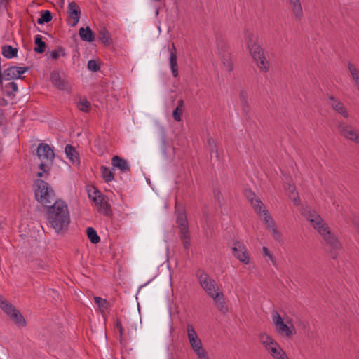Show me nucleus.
<instances>
[{
    "label": "nucleus",
    "mask_w": 359,
    "mask_h": 359,
    "mask_svg": "<svg viewBox=\"0 0 359 359\" xmlns=\"http://www.w3.org/2000/svg\"><path fill=\"white\" fill-rule=\"evenodd\" d=\"M47 219L57 233H63L70 222L67 205L62 201H56L48 206Z\"/></svg>",
    "instance_id": "nucleus-1"
},
{
    "label": "nucleus",
    "mask_w": 359,
    "mask_h": 359,
    "mask_svg": "<svg viewBox=\"0 0 359 359\" xmlns=\"http://www.w3.org/2000/svg\"><path fill=\"white\" fill-rule=\"evenodd\" d=\"M33 187L36 200L46 207L51 205L55 200V194L52 187L43 180L37 179L34 182Z\"/></svg>",
    "instance_id": "nucleus-2"
},
{
    "label": "nucleus",
    "mask_w": 359,
    "mask_h": 359,
    "mask_svg": "<svg viewBox=\"0 0 359 359\" xmlns=\"http://www.w3.org/2000/svg\"><path fill=\"white\" fill-rule=\"evenodd\" d=\"M318 232L323 236L326 243L332 248V250L330 252L332 258L336 259L337 257L336 250L340 249L341 247L337 237L330 231L327 224L324 226H321L320 229L318 230Z\"/></svg>",
    "instance_id": "nucleus-3"
},
{
    "label": "nucleus",
    "mask_w": 359,
    "mask_h": 359,
    "mask_svg": "<svg viewBox=\"0 0 359 359\" xmlns=\"http://www.w3.org/2000/svg\"><path fill=\"white\" fill-rule=\"evenodd\" d=\"M337 128L341 136L356 144H359V133L351 125L344 121H339Z\"/></svg>",
    "instance_id": "nucleus-4"
},
{
    "label": "nucleus",
    "mask_w": 359,
    "mask_h": 359,
    "mask_svg": "<svg viewBox=\"0 0 359 359\" xmlns=\"http://www.w3.org/2000/svg\"><path fill=\"white\" fill-rule=\"evenodd\" d=\"M197 276L200 285L210 297H213L217 292H219V289H216L215 281L204 271H198Z\"/></svg>",
    "instance_id": "nucleus-5"
},
{
    "label": "nucleus",
    "mask_w": 359,
    "mask_h": 359,
    "mask_svg": "<svg viewBox=\"0 0 359 359\" xmlns=\"http://www.w3.org/2000/svg\"><path fill=\"white\" fill-rule=\"evenodd\" d=\"M3 311L18 327H25L27 326L25 317L11 303L4 306Z\"/></svg>",
    "instance_id": "nucleus-6"
},
{
    "label": "nucleus",
    "mask_w": 359,
    "mask_h": 359,
    "mask_svg": "<svg viewBox=\"0 0 359 359\" xmlns=\"http://www.w3.org/2000/svg\"><path fill=\"white\" fill-rule=\"evenodd\" d=\"M37 157L41 161H46L53 163L55 158V153L52 148L46 143H40L38 145L36 153Z\"/></svg>",
    "instance_id": "nucleus-7"
},
{
    "label": "nucleus",
    "mask_w": 359,
    "mask_h": 359,
    "mask_svg": "<svg viewBox=\"0 0 359 359\" xmlns=\"http://www.w3.org/2000/svg\"><path fill=\"white\" fill-rule=\"evenodd\" d=\"M233 255L242 263L248 264L250 257L245 246L239 241H235L232 248Z\"/></svg>",
    "instance_id": "nucleus-8"
},
{
    "label": "nucleus",
    "mask_w": 359,
    "mask_h": 359,
    "mask_svg": "<svg viewBox=\"0 0 359 359\" xmlns=\"http://www.w3.org/2000/svg\"><path fill=\"white\" fill-rule=\"evenodd\" d=\"M327 103L330 107L334 109L337 114H340L344 118H348L349 116V114L344 107L343 102L334 97V95H328L327 96Z\"/></svg>",
    "instance_id": "nucleus-9"
},
{
    "label": "nucleus",
    "mask_w": 359,
    "mask_h": 359,
    "mask_svg": "<svg viewBox=\"0 0 359 359\" xmlns=\"http://www.w3.org/2000/svg\"><path fill=\"white\" fill-rule=\"evenodd\" d=\"M29 68L28 67H20L16 66H11L2 72L5 76V80H13L23 79L22 74L27 72Z\"/></svg>",
    "instance_id": "nucleus-10"
},
{
    "label": "nucleus",
    "mask_w": 359,
    "mask_h": 359,
    "mask_svg": "<svg viewBox=\"0 0 359 359\" xmlns=\"http://www.w3.org/2000/svg\"><path fill=\"white\" fill-rule=\"evenodd\" d=\"M93 189L94 190L93 194L95 196H93L90 190H88L89 197L92 198V200L97 205H99L102 209L104 210L106 215H109V212L110 211L109 204L104 200V196L101 194L99 190H97L95 187H93Z\"/></svg>",
    "instance_id": "nucleus-11"
},
{
    "label": "nucleus",
    "mask_w": 359,
    "mask_h": 359,
    "mask_svg": "<svg viewBox=\"0 0 359 359\" xmlns=\"http://www.w3.org/2000/svg\"><path fill=\"white\" fill-rule=\"evenodd\" d=\"M50 79L53 84L59 90H67L69 88V83L61 78L59 72L53 71L50 74Z\"/></svg>",
    "instance_id": "nucleus-12"
},
{
    "label": "nucleus",
    "mask_w": 359,
    "mask_h": 359,
    "mask_svg": "<svg viewBox=\"0 0 359 359\" xmlns=\"http://www.w3.org/2000/svg\"><path fill=\"white\" fill-rule=\"evenodd\" d=\"M68 13L69 18L72 20V22L70 25L74 27L79 22L81 9L75 2L72 1L68 4Z\"/></svg>",
    "instance_id": "nucleus-13"
},
{
    "label": "nucleus",
    "mask_w": 359,
    "mask_h": 359,
    "mask_svg": "<svg viewBox=\"0 0 359 359\" xmlns=\"http://www.w3.org/2000/svg\"><path fill=\"white\" fill-rule=\"evenodd\" d=\"M177 49L174 43L172 44V48H170V65L172 72V74L174 77L178 76V65L177 58Z\"/></svg>",
    "instance_id": "nucleus-14"
},
{
    "label": "nucleus",
    "mask_w": 359,
    "mask_h": 359,
    "mask_svg": "<svg viewBox=\"0 0 359 359\" xmlns=\"http://www.w3.org/2000/svg\"><path fill=\"white\" fill-rule=\"evenodd\" d=\"M187 330L188 339L192 349L202 344L192 325L188 324Z\"/></svg>",
    "instance_id": "nucleus-15"
},
{
    "label": "nucleus",
    "mask_w": 359,
    "mask_h": 359,
    "mask_svg": "<svg viewBox=\"0 0 359 359\" xmlns=\"http://www.w3.org/2000/svg\"><path fill=\"white\" fill-rule=\"evenodd\" d=\"M111 165L114 168L119 169L122 172H128L130 171L126 160L118 156H114L112 157Z\"/></svg>",
    "instance_id": "nucleus-16"
},
{
    "label": "nucleus",
    "mask_w": 359,
    "mask_h": 359,
    "mask_svg": "<svg viewBox=\"0 0 359 359\" xmlns=\"http://www.w3.org/2000/svg\"><path fill=\"white\" fill-rule=\"evenodd\" d=\"M307 219L309 220L317 231L320 229L321 226H324L326 224L323 220V219L316 214L315 211H309L306 214Z\"/></svg>",
    "instance_id": "nucleus-17"
},
{
    "label": "nucleus",
    "mask_w": 359,
    "mask_h": 359,
    "mask_svg": "<svg viewBox=\"0 0 359 359\" xmlns=\"http://www.w3.org/2000/svg\"><path fill=\"white\" fill-rule=\"evenodd\" d=\"M266 350L274 359H285V357H287L281 346L277 342L267 348Z\"/></svg>",
    "instance_id": "nucleus-18"
},
{
    "label": "nucleus",
    "mask_w": 359,
    "mask_h": 359,
    "mask_svg": "<svg viewBox=\"0 0 359 359\" xmlns=\"http://www.w3.org/2000/svg\"><path fill=\"white\" fill-rule=\"evenodd\" d=\"M212 297L213 298L217 309L222 313H226L228 311V307L224 301L223 293L222 292H217L216 294Z\"/></svg>",
    "instance_id": "nucleus-19"
},
{
    "label": "nucleus",
    "mask_w": 359,
    "mask_h": 359,
    "mask_svg": "<svg viewBox=\"0 0 359 359\" xmlns=\"http://www.w3.org/2000/svg\"><path fill=\"white\" fill-rule=\"evenodd\" d=\"M276 331L281 335H285L287 337H290L292 335L296 334V330L294 326L292 324L288 326L284 322L276 327Z\"/></svg>",
    "instance_id": "nucleus-20"
},
{
    "label": "nucleus",
    "mask_w": 359,
    "mask_h": 359,
    "mask_svg": "<svg viewBox=\"0 0 359 359\" xmlns=\"http://www.w3.org/2000/svg\"><path fill=\"white\" fill-rule=\"evenodd\" d=\"M239 100L241 104L243 114L247 117L250 113V106L248 101L247 92L245 90H242L240 91Z\"/></svg>",
    "instance_id": "nucleus-21"
},
{
    "label": "nucleus",
    "mask_w": 359,
    "mask_h": 359,
    "mask_svg": "<svg viewBox=\"0 0 359 359\" xmlns=\"http://www.w3.org/2000/svg\"><path fill=\"white\" fill-rule=\"evenodd\" d=\"M81 39L86 42H93L95 40V34L89 27H81L79 30Z\"/></svg>",
    "instance_id": "nucleus-22"
},
{
    "label": "nucleus",
    "mask_w": 359,
    "mask_h": 359,
    "mask_svg": "<svg viewBox=\"0 0 359 359\" xmlns=\"http://www.w3.org/2000/svg\"><path fill=\"white\" fill-rule=\"evenodd\" d=\"M291 10L297 20H301L303 17V11L299 0H289Z\"/></svg>",
    "instance_id": "nucleus-23"
},
{
    "label": "nucleus",
    "mask_w": 359,
    "mask_h": 359,
    "mask_svg": "<svg viewBox=\"0 0 359 359\" xmlns=\"http://www.w3.org/2000/svg\"><path fill=\"white\" fill-rule=\"evenodd\" d=\"M65 151L67 156L71 160L73 164L79 163V154L73 146L71 144H67L65 148Z\"/></svg>",
    "instance_id": "nucleus-24"
},
{
    "label": "nucleus",
    "mask_w": 359,
    "mask_h": 359,
    "mask_svg": "<svg viewBox=\"0 0 359 359\" xmlns=\"http://www.w3.org/2000/svg\"><path fill=\"white\" fill-rule=\"evenodd\" d=\"M184 108V102L182 99H180L177 101V104L176 108L172 111V117L176 121H181L182 115Z\"/></svg>",
    "instance_id": "nucleus-25"
},
{
    "label": "nucleus",
    "mask_w": 359,
    "mask_h": 359,
    "mask_svg": "<svg viewBox=\"0 0 359 359\" xmlns=\"http://www.w3.org/2000/svg\"><path fill=\"white\" fill-rule=\"evenodd\" d=\"M2 55L8 58L11 59L17 57L18 48L12 47L11 45H4L1 47Z\"/></svg>",
    "instance_id": "nucleus-26"
},
{
    "label": "nucleus",
    "mask_w": 359,
    "mask_h": 359,
    "mask_svg": "<svg viewBox=\"0 0 359 359\" xmlns=\"http://www.w3.org/2000/svg\"><path fill=\"white\" fill-rule=\"evenodd\" d=\"M220 58L226 70L231 72L233 69V64L231 60V53H226L224 55H222Z\"/></svg>",
    "instance_id": "nucleus-27"
},
{
    "label": "nucleus",
    "mask_w": 359,
    "mask_h": 359,
    "mask_svg": "<svg viewBox=\"0 0 359 359\" xmlns=\"http://www.w3.org/2000/svg\"><path fill=\"white\" fill-rule=\"evenodd\" d=\"M347 67L351 73L352 79L359 91V70L351 62H348Z\"/></svg>",
    "instance_id": "nucleus-28"
},
{
    "label": "nucleus",
    "mask_w": 359,
    "mask_h": 359,
    "mask_svg": "<svg viewBox=\"0 0 359 359\" xmlns=\"http://www.w3.org/2000/svg\"><path fill=\"white\" fill-rule=\"evenodd\" d=\"M250 53L254 60H258L263 54H264V49L261 47L259 43L255 44L253 46L248 48Z\"/></svg>",
    "instance_id": "nucleus-29"
},
{
    "label": "nucleus",
    "mask_w": 359,
    "mask_h": 359,
    "mask_svg": "<svg viewBox=\"0 0 359 359\" xmlns=\"http://www.w3.org/2000/svg\"><path fill=\"white\" fill-rule=\"evenodd\" d=\"M99 39L104 45H109L111 42V36L109 32L106 27H101L98 32Z\"/></svg>",
    "instance_id": "nucleus-30"
},
{
    "label": "nucleus",
    "mask_w": 359,
    "mask_h": 359,
    "mask_svg": "<svg viewBox=\"0 0 359 359\" xmlns=\"http://www.w3.org/2000/svg\"><path fill=\"white\" fill-rule=\"evenodd\" d=\"M34 43L36 47L34 48V50L37 53H43L45 52L46 43L42 41V37L41 35H36L35 36Z\"/></svg>",
    "instance_id": "nucleus-31"
},
{
    "label": "nucleus",
    "mask_w": 359,
    "mask_h": 359,
    "mask_svg": "<svg viewBox=\"0 0 359 359\" xmlns=\"http://www.w3.org/2000/svg\"><path fill=\"white\" fill-rule=\"evenodd\" d=\"M100 170L102 177L104 182H109L114 179V174L109 168L102 165Z\"/></svg>",
    "instance_id": "nucleus-32"
},
{
    "label": "nucleus",
    "mask_w": 359,
    "mask_h": 359,
    "mask_svg": "<svg viewBox=\"0 0 359 359\" xmlns=\"http://www.w3.org/2000/svg\"><path fill=\"white\" fill-rule=\"evenodd\" d=\"M245 41L248 48L259 43L257 36L252 32L248 31L245 34Z\"/></svg>",
    "instance_id": "nucleus-33"
},
{
    "label": "nucleus",
    "mask_w": 359,
    "mask_h": 359,
    "mask_svg": "<svg viewBox=\"0 0 359 359\" xmlns=\"http://www.w3.org/2000/svg\"><path fill=\"white\" fill-rule=\"evenodd\" d=\"M254 60L256 62L257 67L260 69L261 71L264 72H266L269 71V63L266 59L264 54L260 56V58H259L258 60Z\"/></svg>",
    "instance_id": "nucleus-34"
},
{
    "label": "nucleus",
    "mask_w": 359,
    "mask_h": 359,
    "mask_svg": "<svg viewBox=\"0 0 359 359\" xmlns=\"http://www.w3.org/2000/svg\"><path fill=\"white\" fill-rule=\"evenodd\" d=\"M259 340L266 348L271 346L276 342L271 337L266 333H262L259 334Z\"/></svg>",
    "instance_id": "nucleus-35"
},
{
    "label": "nucleus",
    "mask_w": 359,
    "mask_h": 359,
    "mask_svg": "<svg viewBox=\"0 0 359 359\" xmlns=\"http://www.w3.org/2000/svg\"><path fill=\"white\" fill-rule=\"evenodd\" d=\"M52 19L53 16L50 11H49L48 10H42L41 11V16L37 20V22L39 25H43L44 23L50 22Z\"/></svg>",
    "instance_id": "nucleus-36"
},
{
    "label": "nucleus",
    "mask_w": 359,
    "mask_h": 359,
    "mask_svg": "<svg viewBox=\"0 0 359 359\" xmlns=\"http://www.w3.org/2000/svg\"><path fill=\"white\" fill-rule=\"evenodd\" d=\"M86 234L90 241L93 244H97L100 241V238L96 231L93 227H88Z\"/></svg>",
    "instance_id": "nucleus-37"
},
{
    "label": "nucleus",
    "mask_w": 359,
    "mask_h": 359,
    "mask_svg": "<svg viewBox=\"0 0 359 359\" xmlns=\"http://www.w3.org/2000/svg\"><path fill=\"white\" fill-rule=\"evenodd\" d=\"M65 55L66 53L65 48L61 46H57V48L50 53V57L53 60H57L60 56L65 57Z\"/></svg>",
    "instance_id": "nucleus-38"
},
{
    "label": "nucleus",
    "mask_w": 359,
    "mask_h": 359,
    "mask_svg": "<svg viewBox=\"0 0 359 359\" xmlns=\"http://www.w3.org/2000/svg\"><path fill=\"white\" fill-rule=\"evenodd\" d=\"M95 303L99 306L100 309L103 312L105 309H108L109 303L104 299L100 297H94Z\"/></svg>",
    "instance_id": "nucleus-39"
},
{
    "label": "nucleus",
    "mask_w": 359,
    "mask_h": 359,
    "mask_svg": "<svg viewBox=\"0 0 359 359\" xmlns=\"http://www.w3.org/2000/svg\"><path fill=\"white\" fill-rule=\"evenodd\" d=\"M217 48L219 57H221L222 55H224L226 53H230L229 46L222 40L218 41Z\"/></svg>",
    "instance_id": "nucleus-40"
},
{
    "label": "nucleus",
    "mask_w": 359,
    "mask_h": 359,
    "mask_svg": "<svg viewBox=\"0 0 359 359\" xmlns=\"http://www.w3.org/2000/svg\"><path fill=\"white\" fill-rule=\"evenodd\" d=\"M262 213L264 215V222L266 227L270 230L273 227L276 226L275 222L273 218L269 215L268 211L264 208L262 210Z\"/></svg>",
    "instance_id": "nucleus-41"
},
{
    "label": "nucleus",
    "mask_w": 359,
    "mask_h": 359,
    "mask_svg": "<svg viewBox=\"0 0 359 359\" xmlns=\"http://www.w3.org/2000/svg\"><path fill=\"white\" fill-rule=\"evenodd\" d=\"M176 222L180 226H185L188 225L187 215L184 211L177 213Z\"/></svg>",
    "instance_id": "nucleus-42"
},
{
    "label": "nucleus",
    "mask_w": 359,
    "mask_h": 359,
    "mask_svg": "<svg viewBox=\"0 0 359 359\" xmlns=\"http://www.w3.org/2000/svg\"><path fill=\"white\" fill-rule=\"evenodd\" d=\"M78 109L83 112H88L90 110V103L87 100H81L77 104Z\"/></svg>",
    "instance_id": "nucleus-43"
},
{
    "label": "nucleus",
    "mask_w": 359,
    "mask_h": 359,
    "mask_svg": "<svg viewBox=\"0 0 359 359\" xmlns=\"http://www.w3.org/2000/svg\"><path fill=\"white\" fill-rule=\"evenodd\" d=\"M257 215L261 216L262 212L263 203L259 198H256L253 202H250Z\"/></svg>",
    "instance_id": "nucleus-44"
},
{
    "label": "nucleus",
    "mask_w": 359,
    "mask_h": 359,
    "mask_svg": "<svg viewBox=\"0 0 359 359\" xmlns=\"http://www.w3.org/2000/svg\"><path fill=\"white\" fill-rule=\"evenodd\" d=\"M194 351L197 355L199 359H206L209 358L207 355L206 351L203 348L202 344L193 348Z\"/></svg>",
    "instance_id": "nucleus-45"
},
{
    "label": "nucleus",
    "mask_w": 359,
    "mask_h": 359,
    "mask_svg": "<svg viewBox=\"0 0 359 359\" xmlns=\"http://www.w3.org/2000/svg\"><path fill=\"white\" fill-rule=\"evenodd\" d=\"M273 321L275 324L276 327L284 322L283 319L277 311H274L273 313Z\"/></svg>",
    "instance_id": "nucleus-46"
},
{
    "label": "nucleus",
    "mask_w": 359,
    "mask_h": 359,
    "mask_svg": "<svg viewBox=\"0 0 359 359\" xmlns=\"http://www.w3.org/2000/svg\"><path fill=\"white\" fill-rule=\"evenodd\" d=\"M273 238L279 242L282 241V234L275 226L270 229Z\"/></svg>",
    "instance_id": "nucleus-47"
},
{
    "label": "nucleus",
    "mask_w": 359,
    "mask_h": 359,
    "mask_svg": "<svg viewBox=\"0 0 359 359\" xmlns=\"http://www.w3.org/2000/svg\"><path fill=\"white\" fill-rule=\"evenodd\" d=\"M88 68L93 72H97L100 69V66L94 60H90L88 62Z\"/></svg>",
    "instance_id": "nucleus-48"
},
{
    "label": "nucleus",
    "mask_w": 359,
    "mask_h": 359,
    "mask_svg": "<svg viewBox=\"0 0 359 359\" xmlns=\"http://www.w3.org/2000/svg\"><path fill=\"white\" fill-rule=\"evenodd\" d=\"M297 326L303 330L306 331L308 330L309 328V323L307 321L302 320H298L297 322Z\"/></svg>",
    "instance_id": "nucleus-49"
},
{
    "label": "nucleus",
    "mask_w": 359,
    "mask_h": 359,
    "mask_svg": "<svg viewBox=\"0 0 359 359\" xmlns=\"http://www.w3.org/2000/svg\"><path fill=\"white\" fill-rule=\"evenodd\" d=\"M245 196L248 198V200L250 202H253V201L257 198V196L255 195V194L254 192H252V191H247L245 192Z\"/></svg>",
    "instance_id": "nucleus-50"
},
{
    "label": "nucleus",
    "mask_w": 359,
    "mask_h": 359,
    "mask_svg": "<svg viewBox=\"0 0 359 359\" xmlns=\"http://www.w3.org/2000/svg\"><path fill=\"white\" fill-rule=\"evenodd\" d=\"M6 88H11L12 89V93L17 92L18 90L17 83L13 81L10 82L8 84H6Z\"/></svg>",
    "instance_id": "nucleus-51"
},
{
    "label": "nucleus",
    "mask_w": 359,
    "mask_h": 359,
    "mask_svg": "<svg viewBox=\"0 0 359 359\" xmlns=\"http://www.w3.org/2000/svg\"><path fill=\"white\" fill-rule=\"evenodd\" d=\"M10 302L7 301L3 296L0 294V308L4 310V306L8 305Z\"/></svg>",
    "instance_id": "nucleus-52"
},
{
    "label": "nucleus",
    "mask_w": 359,
    "mask_h": 359,
    "mask_svg": "<svg viewBox=\"0 0 359 359\" xmlns=\"http://www.w3.org/2000/svg\"><path fill=\"white\" fill-rule=\"evenodd\" d=\"M39 168L44 173H48L49 172V168L46 165V163L44 162H43V161L39 164Z\"/></svg>",
    "instance_id": "nucleus-53"
},
{
    "label": "nucleus",
    "mask_w": 359,
    "mask_h": 359,
    "mask_svg": "<svg viewBox=\"0 0 359 359\" xmlns=\"http://www.w3.org/2000/svg\"><path fill=\"white\" fill-rule=\"evenodd\" d=\"M262 250H263V254L265 255V256H268L269 257V259L273 262V255L271 254V252H269V249L266 248V247H263L262 248Z\"/></svg>",
    "instance_id": "nucleus-54"
},
{
    "label": "nucleus",
    "mask_w": 359,
    "mask_h": 359,
    "mask_svg": "<svg viewBox=\"0 0 359 359\" xmlns=\"http://www.w3.org/2000/svg\"><path fill=\"white\" fill-rule=\"evenodd\" d=\"M116 327L118 329L120 336L121 337L123 334V328L121 325V320H118L116 323Z\"/></svg>",
    "instance_id": "nucleus-55"
},
{
    "label": "nucleus",
    "mask_w": 359,
    "mask_h": 359,
    "mask_svg": "<svg viewBox=\"0 0 359 359\" xmlns=\"http://www.w3.org/2000/svg\"><path fill=\"white\" fill-rule=\"evenodd\" d=\"M188 225L185 226H180V235H184L189 233Z\"/></svg>",
    "instance_id": "nucleus-56"
},
{
    "label": "nucleus",
    "mask_w": 359,
    "mask_h": 359,
    "mask_svg": "<svg viewBox=\"0 0 359 359\" xmlns=\"http://www.w3.org/2000/svg\"><path fill=\"white\" fill-rule=\"evenodd\" d=\"M210 152L211 156L212 155L213 153H215L216 157L218 158V151L215 145H213L212 147L210 148Z\"/></svg>",
    "instance_id": "nucleus-57"
},
{
    "label": "nucleus",
    "mask_w": 359,
    "mask_h": 359,
    "mask_svg": "<svg viewBox=\"0 0 359 359\" xmlns=\"http://www.w3.org/2000/svg\"><path fill=\"white\" fill-rule=\"evenodd\" d=\"M214 195H215V198L217 199L219 203H220V197H219L220 191L219 189H215L214 190Z\"/></svg>",
    "instance_id": "nucleus-58"
},
{
    "label": "nucleus",
    "mask_w": 359,
    "mask_h": 359,
    "mask_svg": "<svg viewBox=\"0 0 359 359\" xmlns=\"http://www.w3.org/2000/svg\"><path fill=\"white\" fill-rule=\"evenodd\" d=\"M8 104V101L5 98L0 97V107H6Z\"/></svg>",
    "instance_id": "nucleus-59"
},
{
    "label": "nucleus",
    "mask_w": 359,
    "mask_h": 359,
    "mask_svg": "<svg viewBox=\"0 0 359 359\" xmlns=\"http://www.w3.org/2000/svg\"><path fill=\"white\" fill-rule=\"evenodd\" d=\"M180 238L182 241H190L189 233L184 235H180Z\"/></svg>",
    "instance_id": "nucleus-60"
},
{
    "label": "nucleus",
    "mask_w": 359,
    "mask_h": 359,
    "mask_svg": "<svg viewBox=\"0 0 359 359\" xmlns=\"http://www.w3.org/2000/svg\"><path fill=\"white\" fill-rule=\"evenodd\" d=\"M182 242L185 249H188L190 247V241H182Z\"/></svg>",
    "instance_id": "nucleus-61"
},
{
    "label": "nucleus",
    "mask_w": 359,
    "mask_h": 359,
    "mask_svg": "<svg viewBox=\"0 0 359 359\" xmlns=\"http://www.w3.org/2000/svg\"><path fill=\"white\" fill-rule=\"evenodd\" d=\"M208 145H209L210 148L212 147L213 145H215L213 140H212L211 138H210L208 140Z\"/></svg>",
    "instance_id": "nucleus-62"
},
{
    "label": "nucleus",
    "mask_w": 359,
    "mask_h": 359,
    "mask_svg": "<svg viewBox=\"0 0 359 359\" xmlns=\"http://www.w3.org/2000/svg\"><path fill=\"white\" fill-rule=\"evenodd\" d=\"M8 0H0V6H6Z\"/></svg>",
    "instance_id": "nucleus-63"
},
{
    "label": "nucleus",
    "mask_w": 359,
    "mask_h": 359,
    "mask_svg": "<svg viewBox=\"0 0 359 359\" xmlns=\"http://www.w3.org/2000/svg\"><path fill=\"white\" fill-rule=\"evenodd\" d=\"M43 173L44 172H43V171L42 172H37L36 175H37L38 177L41 178L43 176Z\"/></svg>",
    "instance_id": "nucleus-64"
}]
</instances>
